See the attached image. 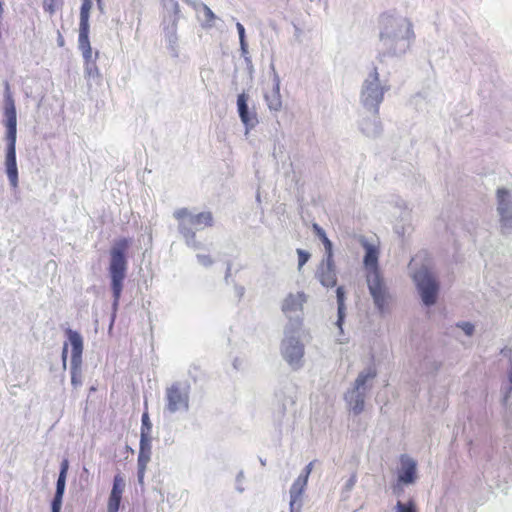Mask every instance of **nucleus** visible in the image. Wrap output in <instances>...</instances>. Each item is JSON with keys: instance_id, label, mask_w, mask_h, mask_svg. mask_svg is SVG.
I'll use <instances>...</instances> for the list:
<instances>
[{"instance_id": "31", "label": "nucleus", "mask_w": 512, "mask_h": 512, "mask_svg": "<svg viewBox=\"0 0 512 512\" xmlns=\"http://www.w3.org/2000/svg\"><path fill=\"white\" fill-rule=\"evenodd\" d=\"M395 512H417L416 503L413 499L407 502L397 501L395 505Z\"/></svg>"}, {"instance_id": "39", "label": "nucleus", "mask_w": 512, "mask_h": 512, "mask_svg": "<svg viewBox=\"0 0 512 512\" xmlns=\"http://www.w3.org/2000/svg\"><path fill=\"white\" fill-rule=\"evenodd\" d=\"M297 255H298V269L300 270L309 261L311 254L306 250L298 248Z\"/></svg>"}, {"instance_id": "48", "label": "nucleus", "mask_w": 512, "mask_h": 512, "mask_svg": "<svg viewBox=\"0 0 512 512\" xmlns=\"http://www.w3.org/2000/svg\"><path fill=\"white\" fill-rule=\"evenodd\" d=\"M312 469H313V462H310L308 463L304 469L301 471L300 475L301 476H304L305 478H309L311 472H312Z\"/></svg>"}, {"instance_id": "32", "label": "nucleus", "mask_w": 512, "mask_h": 512, "mask_svg": "<svg viewBox=\"0 0 512 512\" xmlns=\"http://www.w3.org/2000/svg\"><path fill=\"white\" fill-rule=\"evenodd\" d=\"M202 11L205 16V22L202 24L204 28H211L214 26L213 21L216 19L214 12L204 3L201 4Z\"/></svg>"}, {"instance_id": "42", "label": "nucleus", "mask_w": 512, "mask_h": 512, "mask_svg": "<svg viewBox=\"0 0 512 512\" xmlns=\"http://www.w3.org/2000/svg\"><path fill=\"white\" fill-rule=\"evenodd\" d=\"M196 258L198 262L204 267H210L214 263V261L209 255L197 254Z\"/></svg>"}, {"instance_id": "63", "label": "nucleus", "mask_w": 512, "mask_h": 512, "mask_svg": "<svg viewBox=\"0 0 512 512\" xmlns=\"http://www.w3.org/2000/svg\"><path fill=\"white\" fill-rule=\"evenodd\" d=\"M260 462H261V464H262L263 466H265V465H266V461H265V460L260 459Z\"/></svg>"}, {"instance_id": "12", "label": "nucleus", "mask_w": 512, "mask_h": 512, "mask_svg": "<svg viewBox=\"0 0 512 512\" xmlns=\"http://www.w3.org/2000/svg\"><path fill=\"white\" fill-rule=\"evenodd\" d=\"M6 141L5 150V172L8 177L11 188L16 189L19 184L18 167L16 157V141L17 139H10Z\"/></svg>"}, {"instance_id": "60", "label": "nucleus", "mask_w": 512, "mask_h": 512, "mask_svg": "<svg viewBox=\"0 0 512 512\" xmlns=\"http://www.w3.org/2000/svg\"><path fill=\"white\" fill-rule=\"evenodd\" d=\"M51 512H61L60 507H51Z\"/></svg>"}, {"instance_id": "62", "label": "nucleus", "mask_w": 512, "mask_h": 512, "mask_svg": "<svg viewBox=\"0 0 512 512\" xmlns=\"http://www.w3.org/2000/svg\"><path fill=\"white\" fill-rule=\"evenodd\" d=\"M483 433H484L485 438H487V435H488V428L487 427L483 428Z\"/></svg>"}, {"instance_id": "8", "label": "nucleus", "mask_w": 512, "mask_h": 512, "mask_svg": "<svg viewBox=\"0 0 512 512\" xmlns=\"http://www.w3.org/2000/svg\"><path fill=\"white\" fill-rule=\"evenodd\" d=\"M413 281L422 303L426 307L433 306L437 302L440 284L432 271L426 266H421L413 273Z\"/></svg>"}, {"instance_id": "17", "label": "nucleus", "mask_w": 512, "mask_h": 512, "mask_svg": "<svg viewBox=\"0 0 512 512\" xmlns=\"http://www.w3.org/2000/svg\"><path fill=\"white\" fill-rule=\"evenodd\" d=\"M169 23L164 26V34L167 42V48L169 49L173 57H178V37H177V23L180 17L179 12L167 11Z\"/></svg>"}, {"instance_id": "28", "label": "nucleus", "mask_w": 512, "mask_h": 512, "mask_svg": "<svg viewBox=\"0 0 512 512\" xmlns=\"http://www.w3.org/2000/svg\"><path fill=\"white\" fill-rule=\"evenodd\" d=\"M308 479L299 475L289 490V496L302 497L307 486Z\"/></svg>"}, {"instance_id": "53", "label": "nucleus", "mask_w": 512, "mask_h": 512, "mask_svg": "<svg viewBox=\"0 0 512 512\" xmlns=\"http://www.w3.org/2000/svg\"><path fill=\"white\" fill-rule=\"evenodd\" d=\"M97 8L100 11V13H105V5L102 0H97Z\"/></svg>"}, {"instance_id": "36", "label": "nucleus", "mask_w": 512, "mask_h": 512, "mask_svg": "<svg viewBox=\"0 0 512 512\" xmlns=\"http://www.w3.org/2000/svg\"><path fill=\"white\" fill-rule=\"evenodd\" d=\"M303 506V498L290 496L289 512H301Z\"/></svg>"}, {"instance_id": "61", "label": "nucleus", "mask_w": 512, "mask_h": 512, "mask_svg": "<svg viewBox=\"0 0 512 512\" xmlns=\"http://www.w3.org/2000/svg\"><path fill=\"white\" fill-rule=\"evenodd\" d=\"M236 490L240 493H242L244 491V488L241 486V485H237L236 486Z\"/></svg>"}, {"instance_id": "43", "label": "nucleus", "mask_w": 512, "mask_h": 512, "mask_svg": "<svg viewBox=\"0 0 512 512\" xmlns=\"http://www.w3.org/2000/svg\"><path fill=\"white\" fill-rule=\"evenodd\" d=\"M232 284H233L235 296L237 297L238 301H241V299L243 298L245 291H246L245 287L236 282H233Z\"/></svg>"}, {"instance_id": "52", "label": "nucleus", "mask_w": 512, "mask_h": 512, "mask_svg": "<svg viewBox=\"0 0 512 512\" xmlns=\"http://www.w3.org/2000/svg\"><path fill=\"white\" fill-rule=\"evenodd\" d=\"M69 461L67 459H63L60 464V470L68 471Z\"/></svg>"}, {"instance_id": "56", "label": "nucleus", "mask_w": 512, "mask_h": 512, "mask_svg": "<svg viewBox=\"0 0 512 512\" xmlns=\"http://www.w3.org/2000/svg\"><path fill=\"white\" fill-rule=\"evenodd\" d=\"M479 439L476 438L475 440H470L471 450L475 449L479 444Z\"/></svg>"}, {"instance_id": "22", "label": "nucleus", "mask_w": 512, "mask_h": 512, "mask_svg": "<svg viewBox=\"0 0 512 512\" xmlns=\"http://www.w3.org/2000/svg\"><path fill=\"white\" fill-rule=\"evenodd\" d=\"M360 130L367 137L375 138L382 133V124L377 115L373 118H364L359 124Z\"/></svg>"}, {"instance_id": "50", "label": "nucleus", "mask_w": 512, "mask_h": 512, "mask_svg": "<svg viewBox=\"0 0 512 512\" xmlns=\"http://www.w3.org/2000/svg\"><path fill=\"white\" fill-rule=\"evenodd\" d=\"M44 9H45V11L53 13L55 11L53 1H51L50 3H45L44 4Z\"/></svg>"}, {"instance_id": "30", "label": "nucleus", "mask_w": 512, "mask_h": 512, "mask_svg": "<svg viewBox=\"0 0 512 512\" xmlns=\"http://www.w3.org/2000/svg\"><path fill=\"white\" fill-rule=\"evenodd\" d=\"M122 495L110 493L108 498L107 512H119Z\"/></svg>"}, {"instance_id": "57", "label": "nucleus", "mask_w": 512, "mask_h": 512, "mask_svg": "<svg viewBox=\"0 0 512 512\" xmlns=\"http://www.w3.org/2000/svg\"><path fill=\"white\" fill-rule=\"evenodd\" d=\"M233 367L234 369L238 370L239 369V358H235L233 360Z\"/></svg>"}, {"instance_id": "44", "label": "nucleus", "mask_w": 512, "mask_h": 512, "mask_svg": "<svg viewBox=\"0 0 512 512\" xmlns=\"http://www.w3.org/2000/svg\"><path fill=\"white\" fill-rule=\"evenodd\" d=\"M231 270H232V263L230 261L227 262V265H226V271H225V276H224V282L229 285V284H232L233 282H235L232 278H231Z\"/></svg>"}, {"instance_id": "19", "label": "nucleus", "mask_w": 512, "mask_h": 512, "mask_svg": "<svg viewBox=\"0 0 512 512\" xmlns=\"http://www.w3.org/2000/svg\"><path fill=\"white\" fill-rule=\"evenodd\" d=\"M377 377V369L374 365H369L367 368L362 370L354 382V387L352 389L364 391L367 393L372 387V382Z\"/></svg>"}, {"instance_id": "14", "label": "nucleus", "mask_w": 512, "mask_h": 512, "mask_svg": "<svg viewBox=\"0 0 512 512\" xmlns=\"http://www.w3.org/2000/svg\"><path fill=\"white\" fill-rule=\"evenodd\" d=\"M315 278L325 288H333L337 285V270L334 258H323L319 264Z\"/></svg>"}, {"instance_id": "46", "label": "nucleus", "mask_w": 512, "mask_h": 512, "mask_svg": "<svg viewBox=\"0 0 512 512\" xmlns=\"http://www.w3.org/2000/svg\"><path fill=\"white\" fill-rule=\"evenodd\" d=\"M65 488H66V481L57 479L55 494H62V495H64Z\"/></svg>"}, {"instance_id": "3", "label": "nucleus", "mask_w": 512, "mask_h": 512, "mask_svg": "<svg viewBox=\"0 0 512 512\" xmlns=\"http://www.w3.org/2000/svg\"><path fill=\"white\" fill-rule=\"evenodd\" d=\"M129 247V241L126 238H122L117 241L110 251V263H109V277H110V288L112 292V305H111V319L110 328L113 326L116 319L117 311L119 308V302L123 291L124 280L127 272V257L126 253Z\"/></svg>"}, {"instance_id": "13", "label": "nucleus", "mask_w": 512, "mask_h": 512, "mask_svg": "<svg viewBox=\"0 0 512 512\" xmlns=\"http://www.w3.org/2000/svg\"><path fill=\"white\" fill-rule=\"evenodd\" d=\"M151 435H140L139 453L137 458V479L139 484H143L147 464L151 460L152 444Z\"/></svg>"}, {"instance_id": "38", "label": "nucleus", "mask_w": 512, "mask_h": 512, "mask_svg": "<svg viewBox=\"0 0 512 512\" xmlns=\"http://www.w3.org/2000/svg\"><path fill=\"white\" fill-rule=\"evenodd\" d=\"M236 29H237V32L239 35L240 48L245 50V47H248V43L246 40L245 28L240 22H236Z\"/></svg>"}, {"instance_id": "51", "label": "nucleus", "mask_w": 512, "mask_h": 512, "mask_svg": "<svg viewBox=\"0 0 512 512\" xmlns=\"http://www.w3.org/2000/svg\"><path fill=\"white\" fill-rule=\"evenodd\" d=\"M57 44L59 47H63L65 45L64 37L62 36V34L60 32H58Z\"/></svg>"}, {"instance_id": "21", "label": "nucleus", "mask_w": 512, "mask_h": 512, "mask_svg": "<svg viewBox=\"0 0 512 512\" xmlns=\"http://www.w3.org/2000/svg\"><path fill=\"white\" fill-rule=\"evenodd\" d=\"M78 48L82 52L84 64L96 61L99 52L96 51L95 56L93 57V52L89 40V31H79Z\"/></svg>"}, {"instance_id": "7", "label": "nucleus", "mask_w": 512, "mask_h": 512, "mask_svg": "<svg viewBox=\"0 0 512 512\" xmlns=\"http://www.w3.org/2000/svg\"><path fill=\"white\" fill-rule=\"evenodd\" d=\"M191 385L187 380L172 382L165 389L164 411L169 414L188 412L190 409Z\"/></svg>"}, {"instance_id": "26", "label": "nucleus", "mask_w": 512, "mask_h": 512, "mask_svg": "<svg viewBox=\"0 0 512 512\" xmlns=\"http://www.w3.org/2000/svg\"><path fill=\"white\" fill-rule=\"evenodd\" d=\"M93 5V0H82L81 8H80V23H79V31H89V17L90 10Z\"/></svg>"}, {"instance_id": "10", "label": "nucleus", "mask_w": 512, "mask_h": 512, "mask_svg": "<svg viewBox=\"0 0 512 512\" xmlns=\"http://www.w3.org/2000/svg\"><path fill=\"white\" fill-rule=\"evenodd\" d=\"M6 128L5 140L17 139V111L8 81L4 83L3 121Z\"/></svg>"}, {"instance_id": "25", "label": "nucleus", "mask_w": 512, "mask_h": 512, "mask_svg": "<svg viewBox=\"0 0 512 512\" xmlns=\"http://www.w3.org/2000/svg\"><path fill=\"white\" fill-rule=\"evenodd\" d=\"M312 229L314 234L318 237L324 246L325 253L323 258H334L333 243L327 237L325 230L317 223L312 224Z\"/></svg>"}, {"instance_id": "59", "label": "nucleus", "mask_w": 512, "mask_h": 512, "mask_svg": "<svg viewBox=\"0 0 512 512\" xmlns=\"http://www.w3.org/2000/svg\"><path fill=\"white\" fill-rule=\"evenodd\" d=\"M432 366H433V367L431 368V371H432V372H435V371H437V370L439 369V365H438L437 363H435V362H433V363H432Z\"/></svg>"}, {"instance_id": "9", "label": "nucleus", "mask_w": 512, "mask_h": 512, "mask_svg": "<svg viewBox=\"0 0 512 512\" xmlns=\"http://www.w3.org/2000/svg\"><path fill=\"white\" fill-rule=\"evenodd\" d=\"M68 341L71 345L70 374L71 385L74 389H78L83 385L82 374V353L83 338L81 334L75 330L68 328L66 330Z\"/></svg>"}, {"instance_id": "45", "label": "nucleus", "mask_w": 512, "mask_h": 512, "mask_svg": "<svg viewBox=\"0 0 512 512\" xmlns=\"http://www.w3.org/2000/svg\"><path fill=\"white\" fill-rule=\"evenodd\" d=\"M63 496L62 494H55L51 500V507H60L62 508L63 503Z\"/></svg>"}, {"instance_id": "54", "label": "nucleus", "mask_w": 512, "mask_h": 512, "mask_svg": "<svg viewBox=\"0 0 512 512\" xmlns=\"http://www.w3.org/2000/svg\"><path fill=\"white\" fill-rule=\"evenodd\" d=\"M67 472L68 471L59 470V474H58V478L57 479L66 481Z\"/></svg>"}, {"instance_id": "4", "label": "nucleus", "mask_w": 512, "mask_h": 512, "mask_svg": "<svg viewBox=\"0 0 512 512\" xmlns=\"http://www.w3.org/2000/svg\"><path fill=\"white\" fill-rule=\"evenodd\" d=\"M302 326V316L290 317L289 322L284 327V337L280 345L282 358L294 371L301 369L304 365L305 348L300 340Z\"/></svg>"}, {"instance_id": "35", "label": "nucleus", "mask_w": 512, "mask_h": 512, "mask_svg": "<svg viewBox=\"0 0 512 512\" xmlns=\"http://www.w3.org/2000/svg\"><path fill=\"white\" fill-rule=\"evenodd\" d=\"M151 431H152V423L150 421L148 412L145 411L141 417L140 435H142V434L151 435Z\"/></svg>"}, {"instance_id": "33", "label": "nucleus", "mask_w": 512, "mask_h": 512, "mask_svg": "<svg viewBox=\"0 0 512 512\" xmlns=\"http://www.w3.org/2000/svg\"><path fill=\"white\" fill-rule=\"evenodd\" d=\"M125 488V481L120 474H116L113 478L112 489L110 493L123 494Z\"/></svg>"}, {"instance_id": "5", "label": "nucleus", "mask_w": 512, "mask_h": 512, "mask_svg": "<svg viewBox=\"0 0 512 512\" xmlns=\"http://www.w3.org/2000/svg\"><path fill=\"white\" fill-rule=\"evenodd\" d=\"M173 216L178 221V232L184 238L186 245L194 250L201 249L203 244L196 240L193 227L197 230L212 227L214 224L212 213L204 211L193 214L187 208H180L174 211Z\"/></svg>"}, {"instance_id": "29", "label": "nucleus", "mask_w": 512, "mask_h": 512, "mask_svg": "<svg viewBox=\"0 0 512 512\" xmlns=\"http://www.w3.org/2000/svg\"><path fill=\"white\" fill-rule=\"evenodd\" d=\"M500 216V227L503 234L512 233V212L504 213Z\"/></svg>"}, {"instance_id": "49", "label": "nucleus", "mask_w": 512, "mask_h": 512, "mask_svg": "<svg viewBox=\"0 0 512 512\" xmlns=\"http://www.w3.org/2000/svg\"><path fill=\"white\" fill-rule=\"evenodd\" d=\"M509 361H510V366L508 369V380L512 386V351L511 350H509Z\"/></svg>"}, {"instance_id": "15", "label": "nucleus", "mask_w": 512, "mask_h": 512, "mask_svg": "<svg viewBox=\"0 0 512 512\" xmlns=\"http://www.w3.org/2000/svg\"><path fill=\"white\" fill-rule=\"evenodd\" d=\"M248 100L249 96L245 92L240 93L237 97V112L245 126L246 133L258 124L257 114L254 110L249 109Z\"/></svg>"}, {"instance_id": "55", "label": "nucleus", "mask_w": 512, "mask_h": 512, "mask_svg": "<svg viewBox=\"0 0 512 512\" xmlns=\"http://www.w3.org/2000/svg\"><path fill=\"white\" fill-rule=\"evenodd\" d=\"M285 411H286V408H285V405H281V407L279 408V411H278V417L279 418H282L284 415H285Z\"/></svg>"}, {"instance_id": "20", "label": "nucleus", "mask_w": 512, "mask_h": 512, "mask_svg": "<svg viewBox=\"0 0 512 512\" xmlns=\"http://www.w3.org/2000/svg\"><path fill=\"white\" fill-rule=\"evenodd\" d=\"M366 393L364 391L351 389L346 392L344 399L348 403L351 411L359 415L364 410Z\"/></svg>"}, {"instance_id": "16", "label": "nucleus", "mask_w": 512, "mask_h": 512, "mask_svg": "<svg viewBox=\"0 0 512 512\" xmlns=\"http://www.w3.org/2000/svg\"><path fill=\"white\" fill-rule=\"evenodd\" d=\"M272 70V89L265 92L264 99L270 111L279 112L282 109V98L280 94V77L275 70L274 64L270 65Z\"/></svg>"}, {"instance_id": "23", "label": "nucleus", "mask_w": 512, "mask_h": 512, "mask_svg": "<svg viewBox=\"0 0 512 512\" xmlns=\"http://www.w3.org/2000/svg\"><path fill=\"white\" fill-rule=\"evenodd\" d=\"M336 300H337V321L336 326L339 328L340 332L343 333V324L346 317V291L343 286H338L336 288Z\"/></svg>"}, {"instance_id": "58", "label": "nucleus", "mask_w": 512, "mask_h": 512, "mask_svg": "<svg viewBox=\"0 0 512 512\" xmlns=\"http://www.w3.org/2000/svg\"><path fill=\"white\" fill-rule=\"evenodd\" d=\"M244 477V473L243 471H240L236 477V481L237 482H240L242 480V478Z\"/></svg>"}, {"instance_id": "41", "label": "nucleus", "mask_w": 512, "mask_h": 512, "mask_svg": "<svg viewBox=\"0 0 512 512\" xmlns=\"http://www.w3.org/2000/svg\"><path fill=\"white\" fill-rule=\"evenodd\" d=\"M166 11L179 12V3L176 0H161Z\"/></svg>"}, {"instance_id": "37", "label": "nucleus", "mask_w": 512, "mask_h": 512, "mask_svg": "<svg viewBox=\"0 0 512 512\" xmlns=\"http://www.w3.org/2000/svg\"><path fill=\"white\" fill-rule=\"evenodd\" d=\"M356 482H357V474L352 473L342 489V494L343 495L345 494V496H344L345 498H347L349 496V493L354 488Z\"/></svg>"}, {"instance_id": "34", "label": "nucleus", "mask_w": 512, "mask_h": 512, "mask_svg": "<svg viewBox=\"0 0 512 512\" xmlns=\"http://www.w3.org/2000/svg\"><path fill=\"white\" fill-rule=\"evenodd\" d=\"M240 52H241L242 58L244 59V62H245V65H246V70H247L250 78H252L253 77V73H254V65H253V62H252V58H251V56L249 54L248 47H245V50L240 48Z\"/></svg>"}, {"instance_id": "18", "label": "nucleus", "mask_w": 512, "mask_h": 512, "mask_svg": "<svg viewBox=\"0 0 512 512\" xmlns=\"http://www.w3.org/2000/svg\"><path fill=\"white\" fill-rule=\"evenodd\" d=\"M307 302V295L300 291L289 293L282 302L281 310L289 319L292 313L302 312L304 304Z\"/></svg>"}, {"instance_id": "40", "label": "nucleus", "mask_w": 512, "mask_h": 512, "mask_svg": "<svg viewBox=\"0 0 512 512\" xmlns=\"http://www.w3.org/2000/svg\"><path fill=\"white\" fill-rule=\"evenodd\" d=\"M467 336H472L475 331V326L471 322L461 321L456 324Z\"/></svg>"}, {"instance_id": "6", "label": "nucleus", "mask_w": 512, "mask_h": 512, "mask_svg": "<svg viewBox=\"0 0 512 512\" xmlns=\"http://www.w3.org/2000/svg\"><path fill=\"white\" fill-rule=\"evenodd\" d=\"M389 90L390 85L386 82L381 83L377 67L374 66L363 81L360 102L365 109L378 115L380 104L384 100V94Z\"/></svg>"}, {"instance_id": "27", "label": "nucleus", "mask_w": 512, "mask_h": 512, "mask_svg": "<svg viewBox=\"0 0 512 512\" xmlns=\"http://www.w3.org/2000/svg\"><path fill=\"white\" fill-rule=\"evenodd\" d=\"M84 76L88 82L93 81L97 85L101 84L102 75L97 67L96 61L84 64Z\"/></svg>"}, {"instance_id": "11", "label": "nucleus", "mask_w": 512, "mask_h": 512, "mask_svg": "<svg viewBox=\"0 0 512 512\" xmlns=\"http://www.w3.org/2000/svg\"><path fill=\"white\" fill-rule=\"evenodd\" d=\"M400 467L397 472V484L393 487V493L400 495L402 486H409L417 480V462L407 454L399 458Z\"/></svg>"}, {"instance_id": "1", "label": "nucleus", "mask_w": 512, "mask_h": 512, "mask_svg": "<svg viewBox=\"0 0 512 512\" xmlns=\"http://www.w3.org/2000/svg\"><path fill=\"white\" fill-rule=\"evenodd\" d=\"M380 57H401L415 39L412 22L401 15L384 13L380 16Z\"/></svg>"}, {"instance_id": "47", "label": "nucleus", "mask_w": 512, "mask_h": 512, "mask_svg": "<svg viewBox=\"0 0 512 512\" xmlns=\"http://www.w3.org/2000/svg\"><path fill=\"white\" fill-rule=\"evenodd\" d=\"M67 357H68V343H64L63 348H62V353H61V360H62L63 368H66Z\"/></svg>"}, {"instance_id": "2", "label": "nucleus", "mask_w": 512, "mask_h": 512, "mask_svg": "<svg viewBox=\"0 0 512 512\" xmlns=\"http://www.w3.org/2000/svg\"><path fill=\"white\" fill-rule=\"evenodd\" d=\"M361 244L365 250L363 265L366 269V282L377 311L384 315L389 311L391 295L379 269V249L363 238Z\"/></svg>"}, {"instance_id": "24", "label": "nucleus", "mask_w": 512, "mask_h": 512, "mask_svg": "<svg viewBox=\"0 0 512 512\" xmlns=\"http://www.w3.org/2000/svg\"><path fill=\"white\" fill-rule=\"evenodd\" d=\"M497 212L499 215L512 212V195L506 188H498L497 193Z\"/></svg>"}]
</instances>
